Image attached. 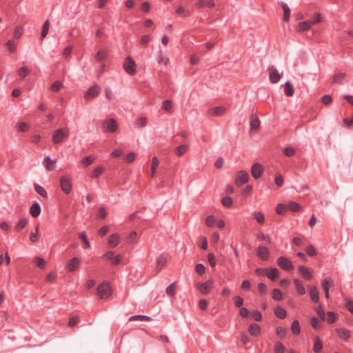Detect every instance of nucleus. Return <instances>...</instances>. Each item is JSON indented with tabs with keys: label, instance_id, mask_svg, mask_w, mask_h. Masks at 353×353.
Here are the masks:
<instances>
[{
	"label": "nucleus",
	"instance_id": "19",
	"mask_svg": "<svg viewBox=\"0 0 353 353\" xmlns=\"http://www.w3.org/2000/svg\"><path fill=\"white\" fill-rule=\"evenodd\" d=\"M249 333L253 336H258L261 333V327L256 323H252L249 327Z\"/></svg>",
	"mask_w": 353,
	"mask_h": 353
},
{
	"label": "nucleus",
	"instance_id": "44",
	"mask_svg": "<svg viewBox=\"0 0 353 353\" xmlns=\"http://www.w3.org/2000/svg\"><path fill=\"white\" fill-rule=\"evenodd\" d=\"M272 299L277 301L283 299V294L279 289L275 288L272 290Z\"/></svg>",
	"mask_w": 353,
	"mask_h": 353
},
{
	"label": "nucleus",
	"instance_id": "52",
	"mask_svg": "<svg viewBox=\"0 0 353 353\" xmlns=\"http://www.w3.org/2000/svg\"><path fill=\"white\" fill-rule=\"evenodd\" d=\"M94 162V158L92 156H88L81 160V164L84 167L90 165Z\"/></svg>",
	"mask_w": 353,
	"mask_h": 353
},
{
	"label": "nucleus",
	"instance_id": "34",
	"mask_svg": "<svg viewBox=\"0 0 353 353\" xmlns=\"http://www.w3.org/2000/svg\"><path fill=\"white\" fill-rule=\"evenodd\" d=\"M285 94L288 97H292L294 94L293 85L288 81L285 83Z\"/></svg>",
	"mask_w": 353,
	"mask_h": 353
},
{
	"label": "nucleus",
	"instance_id": "58",
	"mask_svg": "<svg viewBox=\"0 0 353 353\" xmlns=\"http://www.w3.org/2000/svg\"><path fill=\"white\" fill-rule=\"evenodd\" d=\"M17 127L19 132H26L28 130V125L25 122H19L17 123Z\"/></svg>",
	"mask_w": 353,
	"mask_h": 353
},
{
	"label": "nucleus",
	"instance_id": "47",
	"mask_svg": "<svg viewBox=\"0 0 353 353\" xmlns=\"http://www.w3.org/2000/svg\"><path fill=\"white\" fill-rule=\"evenodd\" d=\"M276 333L281 339L284 338L287 334V329L282 326H279L276 329Z\"/></svg>",
	"mask_w": 353,
	"mask_h": 353
},
{
	"label": "nucleus",
	"instance_id": "51",
	"mask_svg": "<svg viewBox=\"0 0 353 353\" xmlns=\"http://www.w3.org/2000/svg\"><path fill=\"white\" fill-rule=\"evenodd\" d=\"M327 321L330 324L334 323L337 319V314L334 312H328L327 313Z\"/></svg>",
	"mask_w": 353,
	"mask_h": 353
},
{
	"label": "nucleus",
	"instance_id": "46",
	"mask_svg": "<svg viewBox=\"0 0 353 353\" xmlns=\"http://www.w3.org/2000/svg\"><path fill=\"white\" fill-rule=\"evenodd\" d=\"M285 347L280 341H276L274 345V353H284Z\"/></svg>",
	"mask_w": 353,
	"mask_h": 353
},
{
	"label": "nucleus",
	"instance_id": "40",
	"mask_svg": "<svg viewBox=\"0 0 353 353\" xmlns=\"http://www.w3.org/2000/svg\"><path fill=\"white\" fill-rule=\"evenodd\" d=\"M176 283L173 282L170 285H168L166 288V294L170 296H174L176 293Z\"/></svg>",
	"mask_w": 353,
	"mask_h": 353
},
{
	"label": "nucleus",
	"instance_id": "64",
	"mask_svg": "<svg viewBox=\"0 0 353 353\" xmlns=\"http://www.w3.org/2000/svg\"><path fill=\"white\" fill-rule=\"evenodd\" d=\"M146 123H147V119L145 117H140L136 121V125L137 128H143L146 125Z\"/></svg>",
	"mask_w": 353,
	"mask_h": 353
},
{
	"label": "nucleus",
	"instance_id": "56",
	"mask_svg": "<svg viewBox=\"0 0 353 353\" xmlns=\"http://www.w3.org/2000/svg\"><path fill=\"white\" fill-rule=\"evenodd\" d=\"M195 270L199 275L201 276L205 273V268L202 263H198L196 265Z\"/></svg>",
	"mask_w": 353,
	"mask_h": 353
},
{
	"label": "nucleus",
	"instance_id": "62",
	"mask_svg": "<svg viewBox=\"0 0 353 353\" xmlns=\"http://www.w3.org/2000/svg\"><path fill=\"white\" fill-rule=\"evenodd\" d=\"M283 153L285 156L290 157L294 155L295 150L293 148L287 147L284 148Z\"/></svg>",
	"mask_w": 353,
	"mask_h": 353
},
{
	"label": "nucleus",
	"instance_id": "24",
	"mask_svg": "<svg viewBox=\"0 0 353 353\" xmlns=\"http://www.w3.org/2000/svg\"><path fill=\"white\" fill-rule=\"evenodd\" d=\"M294 285L296 286V290L300 295H303L305 294V287L301 280L299 279H295L294 280Z\"/></svg>",
	"mask_w": 353,
	"mask_h": 353
},
{
	"label": "nucleus",
	"instance_id": "37",
	"mask_svg": "<svg viewBox=\"0 0 353 353\" xmlns=\"http://www.w3.org/2000/svg\"><path fill=\"white\" fill-rule=\"evenodd\" d=\"M310 325L316 330H320L321 329V324L317 317L313 316L311 318Z\"/></svg>",
	"mask_w": 353,
	"mask_h": 353
},
{
	"label": "nucleus",
	"instance_id": "9",
	"mask_svg": "<svg viewBox=\"0 0 353 353\" xmlns=\"http://www.w3.org/2000/svg\"><path fill=\"white\" fill-rule=\"evenodd\" d=\"M269 70V78L272 83H276L279 81L281 77L279 73L278 70L274 67L271 66L268 68Z\"/></svg>",
	"mask_w": 353,
	"mask_h": 353
},
{
	"label": "nucleus",
	"instance_id": "28",
	"mask_svg": "<svg viewBox=\"0 0 353 353\" xmlns=\"http://www.w3.org/2000/svg\"><path fill=\"white\" fill-rule=\"evenodd\" d=\"M312 26V22L310 20L303 21L299 23L298 31L303 32L307 30Z\"/></svg>",
	"mask_w": 353,
	"mask_h": 353
},
{
	"label": "nucleus",
	"instance_id": "31",
	"mask_svg": "<svg viewBox=\"0 0 353 353\" xmlns=\"http://www.w3.org/2000/svg\"><path fill=\"white\" fill-rule=\"evenodd\" d=\"M288 210H290L292 212H299L301 210V206L295 201H290L288 204H287Z\"/></svg>",
	"mask_w": 353,
	"mask_h": 353
},
{
	"label": "nucleus",
	"instance_id": "59",
	"mask_svg": "<svg viewBox=\"0 0 353 353\" xmlns=\"http://www.w3.org/2000/svg\"><path fill=\"white\" fill-rule=\"evenodd\" d=\"M321 102L324 105H329L332 101V98L330 94L323 95L321 99Z\"/></svg>",
	"mask_w": 353,
	"mask_h": 353
},
{
	"label": "nucleus",
	"instance_id": "41",
	"mask_svg": "<svg viewBox=\"0 0 353 353\" xmlns=\"http://www.w3.org/2000/svg\"><path fill=\"white\" fill-rule=\"evenodd\" d=\"M253 216L261 225H263L265 222V217L264 215L261 212L255 211L253 212Z\"/></svg>",
	"mask_w": 353,
	"mask_h": 353
},
{
	"label": "nucleus",
	"instance_id": "61",
	"mask_svg": "<svg viewBox=\"0 0 353 353\" xmlns=\"http://www.w3.org/2000/svg\"><path fill=\"white\" fill-rule=\"evenodd\" d=\"M103 168L99 166L93 170L92 177L97 179V178L99 177V176L103 173Z\"/></svg>",
	"mask_w": 353,
	"mask_h": 353
},
{
	"label": "nucleus",
	"instance_id": "6",
	"mask_svg": "<svg viewBox=\"0 0 353 353\" xmlns=\"http://www.w3.org/2000/svg\"><path fill=\"white\" fill-rule=\"evenodd\" d=\"M60 187L63 192L65 194L70 193L72 190V183L70 179L66 176H61L60 178Z\"/></svg>",
	"mask_w": 353,
	"mask_h": 353
},
{
	"label": "nucleus",
	"instance_id": "14",
	"mask_svg": "<svg viewBox=\"0 0 353 353\" xmlns=\"http://www.w3.org/2000/svg\"><path fill=\"white\" fill-rule=\"evenodd\" d=\"M167 257L164 254H160L156 260V274L159 271V269L164 268L167 263Z\"/></svg>",
	"mask_w": 353,
	"mask_h": 353
},
{
	"label": "nucleus",
	"instance_id": "43",
	"mask_svg": "<svg viewBox=\"0 0 353 353\" xmlns=\"http://www.w3.org/2000/svg\"><path fill=\"white\" fill-rule=\"evenodd\" d=\"M288 210L287 204L279 203L276 208V212L279 215H283Z\"/></svg>",
	"mask_w": 353,
	"mask_h": 353
},
{
	"label": "nucleus",
	"instance_id": "42",
	"mask_svg": "<svg viewBox=\"0 0 353 353\" xmlns=\"http://www.w3.org/2000/svg\"><path fill=\"white\" fill-rule=\"evenodd\" d=\"M291 330L294 335H299L301 332L299 323L297 320H294L291 325Z\"/></svg>",
	"mask_w": 353,
	"mask_h": 353
},
{
	"label": "nucleus",
	"instance_id": "2",
	"mask_svg": "<svg viewBox=\"0 0 353 353\" xmlns=\"http://www.w3.org/2000/svg\"><path fill=\"white\" fill-rule=\"evenodd\" d=\"M123 69L130 76L137 73V64L130 56H128L123 63Z\"/></svg>",
	"mask_w": 353,
	"mask_h": 353
},
{
	"label": "nucleus",
	"instance_id": "33",
	"mask_svg": "<svg viewBox=\"0 0 353 353\" xmlns=\"http://www.w3.org/2000/svg\"><path fill=\"white\" fill-rule=\"evenodd\" d=\"M109 244L112 247H116L119 243V236L115 233L110 236L108 239Z\"/></svg>",
	"mask_w": 353,
	"mask_h": 353
},
{
	"label": "nucleus",
	"instance_id": "39",
	"mask_svg": "<svg viewBox=\"0 0 353 353\" xmlns=\"http://www.w3.org/2000/svg\"><path fill=\"white\" fill-rule=\"evenodd\" d=\"M34 190L36 191V192L37 194L41 195L42 197L47 198L48 193H47L46 190L42 186H41L39 184H34Z\"/></svg>",
	"mask_w": 353,
	"mask_h": 353
},
{
	"label": "nucleus",
	"instance_id": "20",
	"mask_svg": "<svg viewBox=\"0 0 353 353\" xmlns=\"http://www.w3.org/2000/svg\"><path fill=\"white\" fill-rule=\"evenodd\" d=\"M310 297L314 303L319 302V295L316 286H310Z\"/></svg>",
	"mask_w": 353,
	"mask_h": 353
},
{
	"label": "nucleus",
	"instance_id": "25",
	"mask_svg": "<svg viewBox=\"0 0 353 353\" xmlns=\"http://www.w3.org/2000/svg\"><path fill=\"white\" fill-rule=\"evenodd\" d=\"M314 344L313 346V350L315 353H320L323 348V343L320 338L316 336L314 339Z\"/></svg>",
	"mask_w": 353,
	"mask_h": 353
},
{
	"label": "nucleus",
	"instance_id": "60",
	"mask_svg": "<svg viewBox=\"0 0 353 353\" xmlns=\"http://www.w3.org/2000/svg\"><path fill=\"white\" fill-rule=\"evenodd\" d=\"M305 252L310 256H315L316 255V251L314 247L312 245L306 248Z\"/></svg>",
	"mask_w": 353,
	"mask_h": 353
},
{
	"label": "nucleus",
	"instance_id": "8",
	"mask_svg": "<svg viewBox=\"0 0 353 353\" xmlns=\"http://www.w3.org/2000/svg\"><path fill=\"white\" fill-rule=\"evenodd\" d=\"M263 173V166L259 163H254L251 168V174L254 179H259Z\"/></svg>",
	"mask_w": 353,
	"mask_h": 353
},
{
	"label": "nucleus",
	"instance_id": "30",
	"mask_svg": "<svg viewBox=\"0 0 353 353\" xmlns=\"http://www.w3.org/2000/svg\"><path fill=\"white\" fill-rule=\"evenodd\" d=\"M281 6L283 9V12H284V14H283V20L286 22H288L289 20H290V8H289V6L283 3V2H281Z\"/></svg>",
	"mask_w": 353,
	"mask_h": 353
},
{
	"label": "nucleus",
	"instance_id": "12",
	"mask_svg": "<svg viewBox=\"0 0 353 353\" xmlns=\"http://www.w3.org/2000/svg\"><path fill=\"white\" fill-rule=\"evenodd\" d=\"M332 285H334V282L330 277H326L322 281L321 286H322L323 290L325 292V296L326 299H329V297H330L329 288H330V286H332Z\"/></svg>",
	"mask_w": 353,
	"mask_h": 353
},
{
	"label": "nucleus",
	"instance_id": "26",
	"mask_svg": "<svg viewBox=\"0 0 353 353\" xmlns=\"http://www.w3.org/2000/svg\"><path fill=\"white\" fill-rule=\"evenodd\" d=\"M225 112V108L223 106H217L210 110V114L213 116H221Z\"/></svg>",
	"mask_w": 353,
	"mask_h": 353
},
{
	"label": "nucleus",
	"instance_id": "35",
	"mask_svg": "<svg viewBox=\"0 0 353 353\" xmlns=\"http://www.w3.org/2000/svg\"><path fill=\"white\" fill-rule=\"evenodd\" d=\"M79 238L81 239V241H83V243L84 244L83 248L85 249H89L90 248V242H89L88 239L87 237L86 232L85 231H82L80 233Z\"/></svg>",
	"mask_w": 353,
	"mask_h": 353
},
{
	"label": "nucleus",
	"instance_id": "32",
	"mask_svg": "<svg viewBox=\"0 0 353 353\" xmlns=\"http://www.w3.org/2000/svg\"><path fill=\"white\" fill-rule=\"evenodd\" d=\"M274 313L276 316L280 319H283L286 317V311L280 306L275 307Z\"/></svg>",
	"mask_w": 353,
	"mask_h": 353
},
{
	"label": "nucleus",
	"instance_id": "48",
	"mask_svg": "<svg viewBox=\"0 0 353 353\" xmlns=\"http://www.w3.org/2000/svg\"><path fill=\"white\" fill-rule=\"evenodd\" d=\"M34 262L35 265L41 269H44L46 268V261L41 257H35L34 259Z\"/></svg>",
	"mask_w": 353,
	"mask_h": 353
},
{
	"label": "nucleus",
	"instance_id": "45",
	"mask_svg": "<svg viewBox=\"0 0 353 353\" xmlns=\"http://www.w3.org/2000/svg\"><path fill=\"white\" fill-rule=\"evenodd\" d=\"M49 28H50L49 21L46 20L43 25L42 31L41 33V37L42 39L45 38L47 36L48 31H49Z\"/></svg>",
	"mask_w": 353,
	"mask_h": 353
},
{
	"label": "nucleus",
	"instance_id": "54",
	"mask_svg": "<svg viewBox=\"0 0 353 353\" xmlns=\"http://www.w3.org/2000/svg\"><path fill=\"white\" fill-rule=\"evenodd\" d=\"M150 317L145 316V315H134L132 316L129 320L130 321H135V320H140V321H149L150 320Z\"/></svg>",
	"mask_w": 353,
	"mask_h": 353
},
{
	"label": "nucleus",
	"instance_id": "10",
	"mask_svg": "<svg viewBox=\"0 0 353 353\" xmlns=\"http://www.w3.org/2000/svg\"><path fill=\"white\" fill-rule=\"evenodd\" d=\"M213 285V281L211 280L207 281L204 283H200L197 284V289L203 294H207L209 293L212 286Z\"/></svg>",
	"mask_w": 353,
	"mask_h": 353
},
{
	"label": "nucleus",
	"instance_id": "57",
	"mask_svg": "<svg viewBox=\"0 0 353 353\" xmlns=\"http://www.w3.org/2000/svg\"><path fill=\"white\" fill-rule=\"evenodd\" d=\"M23 32V28L21 26H19L16 27L14 31V37L15 39H19Z\"/></svg>",
	"mask_w": 353,
	"mask_h": 353
},
{
	"label": "nucleus",
	"instance_id": "63",
	"mask_svg": "<svg viewBox=\"0 0 353 353\" xmlns=\"http://www.w3.org/2000/svg\"><path fill=\"white\" fill-rule=\"evenodd\" d=\"M215 222H216V219L214 216L210 215L206 217L205 223L208 226H209V227L214 226Z\"/></svg>",
	"mask_w": 353,
	"mask_h": 353
},
{
	"label": "nucleus",
	"instance_id": "36",
	"mask_svg": "<svg viewBox=\"0 0 353 353\" xmlns=\"http://www.w3.org/2000/svg\"><path fill=\"white\" fill-rule=\"evenodd\" d=\"M28 223V219H20L18 223L16 224L14 227V230L17 232L21 231L22 229H23Z\"/></svg>",
	"mask_w": 353,
	"mask_h": 353
},
{
	"label": "nucleus",
	"instance_id": "22",
	"mask_svg": "<svg viewBox=\"0 0 353 353\" xmlns=\"http://www.w3.org/2000/svg\"><path fill=\"white\" fill-rule=\"evenodd\" d=\"M299 271L301 276L306 280L310 281L312 279V276L310 272L309 271V269L305 266H299Z\"/></svg>",
	"mask_w": 353,
	"mask_h": 353
},
{
	"label": "nucleus",
	"instance_id": "55",
	"mask_svg": "<svg viewBox=\"0 0 353 353\" xmlns=\"http://www.w3.org/2000/svg\"><path fill=\"white\" fill-rule=\"evenodd\" d=\"M316 312L317 314L319 316V317H320L321 321H325V312H324V310H323L321 305H319L316 308Z\"/></svg>",
	"mask_w": 353,
	"mask_h": 353
},
{
	"label": "nucleus",
	"instance_id": "5",
	"mask_svg": "<svg viewBox=\"0 0 353 353\" xmlns=\"http://www.w3.org/2000/svg\"><path fill=\"white\" fill-rule=\"evenodd\" d=\"M277 264L283 270L291 271L293 270L294 266L292 262L285 256H280L277 259Z\"/></svg>",
	"mask_w": 353,
	"mask_h": 353
},
{
	"label": "nucleus",
	"instance_id": "3",
	"mask_svg": "<svg viewBox=\"0 0 353 353\" xmlns=\"http://www.w3.org/2000/svg\"><path fill=\"white\" fill-rule=\"evenodd\" d=\"M97 293L101 299H107L111 296L112 292L110 285L108 282H103L97 287Z\"/></svg>",
	"mask_w": 353,
	"mask_h": 353
},
{
	"label": "nucleus",
	"instance_id": "4",
	"mask_svg": "<svg viewBox=\"0 0 353 353\" xmlns=\"http://www.w3.org/2000/svg\"><path fill=\"white\" fill-rule=\"evenodd\" d=\"M101 92V88L94 83L84 94V99L89 101L98 97Z\"/></svg>",
	"mask_w": 353,
	"mask_h": 353
},
{
	"label": "nucleus",
	"instance_id": "21",
	"mask_svg": "<svg viewBox=\"0 0 353 353\" xmlns=\"http://www.w3.org/2000/svg\"><path fill=\"white\" fill-rule=\"evenodd\" d=\"M41 213V206L38 203H34L30 208V214L34 218L39 216Z\"/></svg>",
	"mask_w": 353,
	"mask_h": 353
},
{
	"label": "nucleus",
	"instance_id": "53",
	"mask_svg": "<svg viewBox=\"0 0 353 353\" xmlns=\"http://www.w3.org/2000/svg\"><path fill=\"white\" fill-rule=\"evenodd\" d=\"M63 88V83L59 81H55L51 85V90L54 92H58Z\"/></svg>",
	"mask_w": 353,
	"mask_h": 353
},
{
	"label": "nucleus",
	"instance_id": "27",
	"mask_svg": "<svg viewBox=\"0 0 353 353\" xmlns=\"http://www.w3.org/2000/svg\"><path fill=\"white\" fill-rule=\"evenodd\" d=\"M188 150L187 144H182L174 149V153L178 157L183 156Z\"/></svg>",
	"mask_w": 353,
	"mask_h": 353
},
{
	"label": "nucleus",
	"instance_id": "1",
	"mask_svg": "<svg viewBox=\"0 0 353 353\" xmlns=\"http://www.w3.org/2000/svg\"><path fill=\"white\" fill-rule=\"evenodd\" d=\"M68 136L69 129L68 128H61L54 132L52 135V141L54 144L61 143Z\"/></svg>",
	"mask_w": 353,
	"mask_h": 353
},
{
	"label": "nucleus",
	"instance_id": "11",
	"mask_svg": "<svg viewBox=\"0 0 353 353\" xmlns=\"http://www.w3.org/2000/svg\"><path fill=\"white\" fill-rule=\"evenodd\" d=\"M257 255L262 261H267L269 259V249L263 245L259 246L257 249Z\"/></svg>",
	"mask_w": 353,
	"mask_h": 353
},
{
	"label": "nucleus",
	"instance_id": "17",
	"mask_svg": "<svg viewBox=\"0 0 353 353\" xmlns=\"http://www.w3.org/2000/svg\"><path fill=\"white\" fill-rule=\"evenodd\" d=\"M336 332L341 339L345 341H347L350 337V332L347 329L336 328Z\"/></svg>",
	"mask_w": 353,
	"mask_h": 353
},
{
	"label": "nucleus",
	"instance_id": "13",
	"mask_svg": "<svg viewBox=\"0 0 353 353\" xmlns=\"http://www.w3.org/2000/svg\"><path fill=\"white\" fill-rule=\"evenodd\" d=\"M105 130L109 132H114L117 129V124L114 119H108L103 124Z\"/></svg>",
	"mask_w": 353,
	"mask_h": 353
},
{
	"label": "nucleus",
	"instance_id": "18",
	"mask_svg": "<svg viewBox=\"0 0 353 353\" xmlns=\"http://www.w3.org/2000/svg\"><path fill=\"white\" fill-rule=\"evenodd\" d=\"M43 163L48 171H53L55 169L56 161L52 160L49 156L45 157Z\"/></svg>",
	"mask_w": 353,
	"mask_h": 353
},
{
	"label": "nucleus",
	"instance_id": "7",
	"mask_svg": "<svg viewBox=\"0 0 353 353\" xmlns=\"http://www.w3.org/2000/svg\"><path fill=\"white\" fill-rule=\"evenodd\" d=\"M249 179L250 176L248 172L245 170H240L237 173L235 183L237 186H241L242 185L246 183Z\"/></svg>",
	"mask_w": 353,
	"mask_h": 353
},
{
	"label": "nucleus",
	"instance_id": "15",
	"mask_svg": "<svg viewBox=\"0 0 353 353\" xmlns=\"http://www.w3.org/2000/svg\"><path fill=\"white\" fill-rule=\"evenodd\" d=\"M260 121L255 114H252L250 119V130L258 131L260 128Z\"/></svg>",
	"mask_w": 353,
	"mask_h": 353
},
{
	"label": "nucleus",
	"instance_id": "50",
	"mask_svg": "<svg viewBox=\"0 0 353 353\" xmlns=\"http://www.w3.org/2000/svg\"><path fill=\"white\" fill-rule=\"evenodd\" d=\"M232 199L230 196H224L221 199V203L226 208H230L232 205Z\"/></svg>",
	"mask_w": 353,
	"mask_h": 353
},
{
	"label": "nucleus",
	"instance_id": "38",
	"mask_svg": "<svg viewBox=\"0 0 353 353\" xmlns=\"http://www.w3.org/2000/svg\"><path fill=\"white\" fill-rule=\"evenodd\" d=\"M346 74L343 72L336 73L333 77V83H342Z\"/></svg>",
	"mask_w": 353,
	"mask_h": 353
},
{
	"label": "nucleus",
	"instance_id": "29",
	"mask_svg": "<svg viewBox=\"0 0 353 353\" xmlns=\"http://www.w3.org/2000/svg\"><path fill=\"white\" fill-rule=\"evenodd\" d=\"M108 52L105 49L99 50L94 56L95 59L97 61H103L107 57Z\"/></svg>",
	"mask_w": 353,
	"mask_h": 353
},
{
	"label": "nucleus",
	"instance_id": "49",
	"mask_svg": "<svg viewBox=\"0 0 353 353\" xmlns=\"http://www.w3.org/2000/svg\"><path fill=\"white\" fill-rule=\"evenodd\" d=\"M163 109L168 112H170L172 109V101H170L169 99L165 100L163 102Z\"/></svg>",
	"mask_w": 353,
	"mask_h": 353
},
{
	"label": "nucleus",
	"instance_id": "23",
	"mask_svg": "<svg viewBox=\"0 0 353 353\" xmlns=\"http://www.w3.org/2000/svg\"><path fill=\"white\" fill-rule=\"evenodd\" d=\"M279 276V271L278 270L277 268H272L270 270L268 269L267 277L270 280L274 281Z\"/></svg>",
	"mask_w": 353,
	"mask_h": 353
},
{
	"label": "nucleus",
	"instance_id": "16",
	"mask_svg": "<svg viewBox=\"0 0 353 353\" xmlns=\"http://www.w3.org/2000/svg\"><path fill=\"white\" fill-rule=\"evenodd\" d=\"M80 265V259L77 257L72 258L67 265V270L69 272L75 271Z\"/></svg>",
	"mask_w": 353,
	"mask_h": 353
}]
</instances>
